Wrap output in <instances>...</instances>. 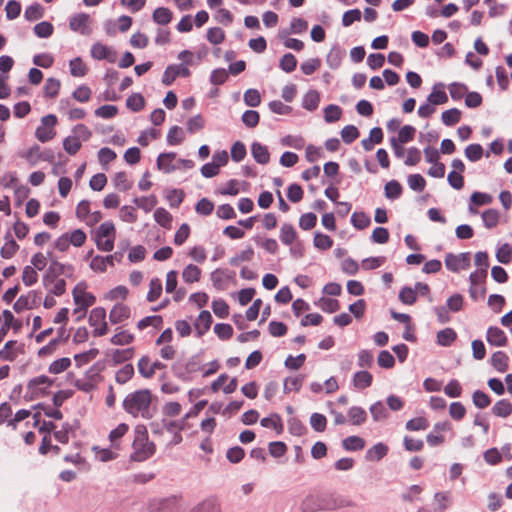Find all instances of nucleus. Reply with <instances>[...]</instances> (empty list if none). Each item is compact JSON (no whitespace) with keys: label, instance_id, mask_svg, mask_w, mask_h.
Instances as JSON below:
<instances>
[{"label":"nucleus","instance_id":"f257e3e1","mask_svg":"<svg viewBox=\"0 0 512 512\" xmlns=\"http://www.w3.org/2000/svg\"><path fill=\"white\" fill-rule=\"evenodd\" d=\"M152 400L153 394L151 390L147 388L139 389L128 393L123 400L122 406L124 411L134 418L150 419L152 417L150 412Z\"/></svg>","mask_w":512,"mask_h":512},{"label":"nucleus","instance_id":"f03ea898","mask_svg":"<svg viewBox=\"0 0 512 512\" xmlns=\"http://www.w3.org/2000/svg\"><path fill=\"white\" fill-rule=\"evenodd\" d=\"M133 453L131 458L134 461H145L156 451V446L149 441L148 432L144 425H137L134 430Z\"/></svg>","mask_w":512,"mask_h":512},{"label":"nucleus","instance_id":"7ed1b4c3","mask_svg":"<svg viewBox=\"0 0 512 512\" xmlns=\"http://www.w3.org/2000/svg\"><path fill=\"white\" fill-rule=\"evenodd\" d=\"M116 238V228L113 222L106 221L102 223L94 234L96 247L104 252H110L114 248Z\"/></svg>","mask_w":512,"mask_h":512},{"label":"nucleus","instance_id":"20e7f679","mask_svg":"<svg viewBox=\"0 0 512 512\" xmlns=\"http://www.w3.org/2000/svg\"><path fill=\"white\" fill-rule=\"evenodd\" d=\"M86 288V284L81 282L78 283L72 291L73 300L77 306L74 309V313L80 314L78 319L83 317L86 314L87 309L91 307L96 301L95 296L92 293L87 292Z\"/></svg>","mask_w":512,"mask_h":512},{"label":"nucleus","instance_id":"39448f33","mask_svg":"<svg viewBox=\"0 0 512 512\" xmlns=\"http://www.w3.org/2000/svg\"><path fill=\"white\" fill-rule=\"evenodd\" d=\"M279 238L282 244L291 246V254L295 255L297 252L298 256H302V243L298 240V233L292 224H282L280 227Z\"/></svg>","mask_w":512,"mask_h":512},{"label":"nucleus","instance_id":"423d86ee","mask_svg":"<svg viewBox=\"0 0 512 512\" xmlns=\"http://www.w3.org/2000/svg\"><path fill=\"white\" fill-rule=\"evenodd\" d=\"M88 322L93 327V336L101 337L108 333V324L106 322V310L103 307H96L91 310Z\"/></svg>","mask_w":512,"mask_h":512},{"label":"nucleus","instance_id":"0eeeda50","mask_svg":"<svg viewBox=\"0 0 512 512\" xmlns=\"http://www.w3.org/2000/svg\"><path fill=\"white\" fill-rule=\"evenodd\" d=\"M56 124L57 117L55 115L49 114L44 116L41 119V125L35 131L36 138L42 143L52 140L56 135Z\"/></svg>","mask_w":512,"mask_h":512},{"label":"nucleus","instance_id":"6e6552de","mask_svg":"<svg viewBox=\"0 0 512 512\" xmlns=\"http://www.w3.org/2000/svg\"><path fill=\"white\" fill-rule=\"evenodd\" d=\"M471 253L464 252L460 254L448 253L445 256V266L452 272H459L460 270H466L470 267Z\"/></svg>","mask_w":512,"mask_h":512},{"label":"nucleus","instance_id":"1a4fd4ad","mask_svg":"<svg viewBox=\"0 0 512 512\" xmlns=\"http://www.w3.org/2000/svg\"><path fill=\"white\" fill-rule=\"evenodd\" d=\"M191 74L189 68L184 64L179 65H169L166 67L163 77H162V83L165 86H170L177 77H189Z\"/></svg>","mask_w":512,"mask_h":512},{"label":"nucleus","instance_id":"9d476101","mask_svg":"<svg viewBox=\"0 0 512 512\" xmlns=\"http://www.w3.org/2000/svg\"><path fill=\"white\" fill-rule=\"evenodd\" d=\"M322 504L324 510H335L339 508L351 507L354 503L344 495L340 494H324Z\"/></svg>","mask_w":512,"mask_h":512},{"label":"nucleus","instance_id":"9b49d317","mask_svg":"<svg viewBox=\"0 0 512 512\" xmlns=\"http://www.w3.org/2000/svg\"><path fill=\"white\" fill-rule=\"evenodd\" d=\"M53 384V380L46 375H40L29 380L27 388L34 396H43L48 394V389Z\"/></svg>","mask_w":512,"mask_h":512},{"label":"nucleus","instance_id":"f8f14e48","mask_svg":"<svg viewBox=\"0 0 512 512\" xmlns=\"http://www.w3.org/2000/svg\"><path fill=\"white\" fill-rule=\"evenodd\" d=\"M131 316V309L124 303L115 304L109 312V321L112 324H120L129 319Z\"/></svg>","mask_w":512,"mask_h":512},{"label":"nucleus","instance_id":"ddd939ff","mask_svg":"<svg viewBox=\"0 0 512 512\" xmlns=\"http://www.w3.org/2000/svg\"><path fill=\"white\" fill-rule=\"evenodd\" d=\"M90 16L86 13H79L74 15L69 22V27L75 32L81 34H89Z\"/></svg>","mask_w":512,"mask_h":512},{"label":"nucleus","instance_id":"4468645a","mask_svg":"<svg viewBox=\"0 0 512 512\" xmlns=\"http://www.w3.org/2000/svg\"><path fill=\"white\" fill-rule=\"evenodd\" d=\"M22 352V345L18 344L15 340H10L6 342L4 347L0 350V360L14 361Z\"/></svg>","mask_w":512,"mask_h":512},{"label":"nucleus","instance_id":"2eb2a0df","mask_svg":"<svg viewBox=\"0 0 512 512\" xmlns=\"http://www.w3.org/2000/svg\"><path fill=\"white\" fill-rule=\"evenodd\" d=\"M486 339L490 345L496 347L506 346L508 342L505 332L502 329L494 326L488 328Z\"/></svg>","mask_w":512,"mask_h":512},{"label":"nucleus","instance_id":"dca6fc26","mask_svg":"<svg viewBox=\"0 0 512 512\" xmlns=\"http://www.w3.org/2000/svg\"><path fill=\"white\" fill-rule=\"evenodd\" d=\"M212 315L209 311L203 310L198 315L194 327L198 337H202L205 333H207L212 324Z\"/></svg>","mask_w":512,"mask_h":512},{"label":"nucleus","instance_id":"f3484780","mask_svg":"<svg viewBox=\"0 0 512 512\" xmlns=\"http://www.w3.org/2000/svg\"><path fill=\"white\" fill-rule=\"evenodd\" d=\"M91 56L97 60L115 61V52L102 43H95L91 48Z\"/></svg>","mask_w":512,"mask_h":512},{"label":"nucleus","instance_id":"a211bd4d","mask_svg":"<svg viewBox=\"0 0 512 512\" xmlns=\"http://www.w3.org/2000/svg\"><path fill=\"white\" fill-rule=\"evenodd\" d=\"M175 158L176 153L174 152L161 153L157 158L158 169L165 173H171L175 170H179L180 166H175V164H173Z\"/></svg>","mask_w":512,"mask_h":512},{"label":"nucleus","instance_id":"6ab92c4d","mask_svg":"<svg viewBox=\"0 0 512 512\" xmlns=\"http://www.w3.org/2000/svg\"><path fill=\"white\" fill-rule=\"evenodd\" d=\"M36 298L37 292L30 291L27 295H21L14 303L13 308L16 312L32 309L37 303Z\"/></svg>","mask_w":512,"mask_h":512},{"label":"nucleus","instance_id":"aec40b11","mask_svg":"<svg viewBox=\"0 0 512 512\" xmlns=\"http://www.w3.org/2000/svg\"><path fill=\"white\" fill-rule=\"evenodd\" d=\"M322 500L323 495H309L303 500L301 509L303 512H317L324 510Z\"/></svg>","mask_w":512,"mask_h":512},{"label":"nucleus","instance_id":"412c9836","mask_svg":"<svg viewBox=\"0 0 512 512\" xmlns=\"http://www.w3.org/2000/svg\"><path fill=\"white\" fill-rule=\"evenodd\" d=\"M428 102L432 105H441L448 102V96L443 89V84L438 83L433 86L432 92L427 98Z\"/></svg>","mask_w":512,"mask_h":512},{"label":"nucleus","instance_id":"4be33fe9","mask_svg":"<svg viewBox=\"0 0 512 512\" xmlns=\"http://www.w3.org/2000/svg\"><path fill=\"white\" fill-rule=\"evenodd\" d=\"M251 153L259 164H267L270 160L268 148L261 143L254 142L251 146Z\"/></svg>","mask_w":512,"mask_h":512},{"label":"nucleus","instance_id":"5701e85b","mask_svg":"<svg viewBox=\"0 0 512 512\" xmlns=\"http://www.w3.org/2000/svg\"><path fill=\"white\" fill-rule=\"evenodd\" d=\"M491 411L497 417L507 418L512 414V403L507 399L498 400Z\"/></svg>","mask_w":512,"mask_h":512},{"label":"nucleus","instance_id":"b1692460","mask_svg":"<svg viewBox=\"0 0 512 512\" xmlns=\"http://www.w3.org/2000/svg\"><path fill=\"white\" fill-rule=\"evenodd\" d=\"M129 426L126 423H120L115 429L109 433V441L111 447L115 449L120 448L121 438L128 432Z\"/></svg>","mask_w":512,"mask_h":512},{"label":"nucleus","instance_id":"393cba45","mask_svg":"<svg viewBox=\"0 0 512 512\" xmlns=\"http://www.w3.org/2000/svg\"><path fill=\"white\" fill-rule=\"evenodd\" d=\"M509 357L503 351H497L491 356L492 366L499 372L504 373L508 370Z\"/></svg>","mask_w":512,"mask_h":512},{"label":"nucleus","instance_id":"a878e982","mask_svg":"<svg viewBox=\"0 0 512 512\" xmlns=\"http://www.w3.org/2000/svg\"><path fill=\"white\" fill-rule=\"evenodd\" d=\"M349 422L352 425H362L367 420L366 411L358 406H353L348 410Z\"/></svg>","mask_w":512,"mask_h":512},{"label":"nucleus","instance_id":"bb28decb","mask_svg":"<svg viewBox=\"0 0 512 512\" xmlns=\"http://www.w3.org/2000/svg\"><path fill=\"white\" fill-rule=\"evenodd\" d=\"M163 326V318L160 315L147 316L137 323V328L142 331L148 327L161 329Z\"/></svg>","mask_w":512,"mask_h":512},{"label":"nucleus","instance_id":"cd10ccee","mask_svg":"<svg viewBox=\"0 0 512 512\" xmlns=\"http://www.w3.org/2000/svg\"><path fill=\"white\" fill-rule=\"evenodd\" d=\"M153 21L159 25H167L172 21V11L166 7L156 8L152 15Z\"/></svg>","mask_w":512,"mask_h":512},{"label":"nucleus","instance_id":"c85d7f7f","mask_svg":"<svg viewBox=\"0 0 512 512\" xmlns=\"http://www.w3.org/2000/svg\"><path fill=\"white\" fill-rule=\"evenodd\" d=\"M155 221L163 228L170 229L173 217L165 208L159 207L154 211Z\"/></svg>","mask_w":512,"mask_h":512},{"label":"nucleus","instance_id":"c756f323","mask_svg":"<svg viewBox=\"0 0 512 512\" xmlns=\"http://www.w3.org/2000/svg\"><path fill=\"white\" fill-rule=\"evenodd\" d=\"M162 282L159 278H152L149 283V291L146 299L148 302H155L162 294Z\"/></svg>","mask_w":512,"mask_h":512},{"label":"nucleus","instance_id":"7c9ffc66","mask_svg":"<svg viewBox=\"0 0 512 512\" xmlns=\"http://www.w3.org/2000/svg\"><path fill=\"white\" fill-rule=\"evenodd\" d=\"M457 338V333L452 328H445L437 333V343L441 346H450Z\"/></svg>","mask_w":512,"mask_h":512},{"label":"nucleus","instance_id":"2f4dec72","mask_svg":"<svg viewBox=\"0 0 512 512\" xmlns=\"http://www.w3.org/2000/svg\"><path fill=\"white\" fill-rule=\"evenodd\" d=\"M320 102V94L316 90L308 91L303 98V107L309 111H314L318 108Z\"/></svg>","mask_w":512,"mask_h":512},{"label":"nucleus","instance_id":"473e14b6","mask_svg":"<svg viewBox=\"0 0 512 512\" xmlns=\"http://www.w3.org/2000/svg\"><path fill=\"white\" fill-rule=\"evenodd\" d=\"M201 273V269L198 266L189 264L184 268L182 278L186 283L198 282L200 280Z\"/></svg>","mask_w":512,"mask_h":512},{"label":"nucleus","instance_id":"72a5a7b5","mask_svg":"<svg viewBox=\"0 0 512 512\" xmlns=\"http://www.w3.org/2000/svg\"><path fill=\"white\" fill-rule=\"evenodd\" d=\"M185 139L184 131L181 127L174 125L167 133V143L171 146L179 145Z\"/></svg>","mask_w":512,"mask_h":512},{"label":"nucleus","instance_id":"f704fd0d","mask_svg":"<svg viewBox=\"0 0 512 512\" xmlns=\"http://www.w3.org/2000/svg\"><path fill=\"white\" fill-rule=\"evenodd\" d=\"M61 82L56 78H48L43 87L44 96L47 98H55L60 91Z\"/></svg>","mask_w":512,"mask_h":512},{"label":"nucleus","instance_id":"c9c22d12","mask_svg":"<svg viewBox=\"0 0 512 512\" xmlns=\"http://www.w3.org/2000/svg\"><path fill=\"white\" fill-rule=\"evenodd\" d=\"M372 374L368 371H359L355 373L353 378L354 386L358 389H365L372 384Z\"/></svg>","mask_w":512,"mask_h":512},{"label":"nucleus","instance_id":"e433bc0d","mask_svg":"<svg viewBox=\"0 0 512 512\" xmlns=\"http://www.w3.org/2000/svg\"><path fill=\"white\" fill-rule=\"evenodd\" d=\"M44 285L50 294L55 296H61L66 291V282L64 279H54L51 282H47L44 279Z\"/></svg>","mask_w":512,"mask_h":512},{"label":"nucleus","instance_id":"4c0bfd02","mask_svg":"<svg viewBox=\"0 0 512 512\" xmlns=\"http://www.w3.org/2000/svg\"><path fill=\"white\" fill-rule=\"evenodd\" d=\"M65 234L68 237L70 245L77 248L82 247L87 240V235L82 229H74L70 232H66Z\"/></svg>","mask_w":512,"mask_h":512},{"label":"nucleus","instance_id":"58836bf2","mask_svg":"<svg viewBox=\"0 0 512 512\" xmlns=\"http://www.w3.org/2000/svg\"><path fill=\"white\" fill-rule=\"evenodd\" d=\"M140 375L145 379H151L153 377L152 361L148 356H142L137 364Z\"/></svg>","mask_w":512,"mask_h":512},{"label":"nucleus","instance_id":"ea45409f","mask_svg":"<svg viewBox=\"0 0 512 512\" xmlns=\"http://www.w3.org/2000/svg\"><path fill=\"white\" fill-rule=\"evenodd\" d=\"M351 223L355 228L363 230L371 224V219L365 212H354L351 216Z\"/></svg>","mask_w":512,"mask_h":512},{"label":"nucleus","instance_id":"a19ab883","mask_svg":"<svg viewBox=\"0 0 512 512\" xmlns=\"http://www.w3.org/2000/svg\"><path fill=\"white\" fill-rule=\"evenodd\" d=\"M342 446L348 451L362 450L365 447V441L359 436H349L342 441Z\"/></svg>","mask_w":512,"mask_h":512},{"label":"nucleus","instance_id":"79ce46f5","mask_svg":"<svg viewBox=\"0 0 512 512\" xmlns=\"http://www.w3.org/2000/svg\"><path fill=\"white\" fill-rule=\"evenodd\" d=\"M461 111L457 108H452L442 112L441 119L446 126H453L461 119Z\"/></svg>","mask_w":512,"mask_h":512},{"label":"nucleus","instance_id":"37998d69","mask_svg":"<svg viewBox=\"0 0 512 512\" xmlns=\"http://www.w3.org/2000/svg\"><path fill=\"white\" fill-rule=\"evenodd\" d=\"M113 184L115 188L123 192L130 190L133 185L125 172H117L113 178Z\"/></svg>","mask_w":512,"mask_h":512},{"label":"nucleus","instance_id":"c03bdc74","mask_svg":"<svg viewBox=\"0 0 512 512\" xmlns=\"http://www.w3.org/2000/svg\"><path fill=\"white\" fill-rule=\"evenodd\" d=\"M134 341V335L130 333L128 330H120L116 334H114L110 342L113 345H128Z\"/></svg>","mask_w":512,"mask_h":512},{"label":"nucleus","instance_id":"a18cd8bd","mask_svg":"<svg viewBox=\"0 0 512 512\" xmlns=\"http://www.w3.org/2000/svg\"><path fill=\"white\" fill-rule=\"evenodd\" d=\"M314 246L322 251L329 250L333 246V239L326 234L317 232L313 240Z\"/></svg>","mask_w":512,"mask_h":512},{"label":"nucleus","instance_id":"49530a36","mask_svg":"<svg viewBox=\"0 0 512 512\" xmlns=\"http://www.w3.org/2000/svg\"><path fill=\"white\" fill-rule=\"evenodd\" d=\"M342 109L340 106L330 104L324 108V119L327 123H333L340 120Z\"/></svg>","mask_w":512,"mask_h":512},{"label":"nucleus","instance_id":"de8ad7c7","mask_svg":"<svg viewBox=\"0 0 512 512\" xmlns=\"http://www.w3.org/2000/svg\"><path fill=\"white\" fill-rule=\"evenodd\" d=\"M71 366V359L68 357L59 358L53 361L48 368L51 374H60Z\"/></svg>","mask_w":512,"mask_h":512},{"label":"nucleus","instance_id":"09e8293b","mask_svg":"<svg viewBox=\"0 0 512 512\" xmlns=\"http://www.w3.org/2000/svg\"><path fill=\"white\" fill-rule=\"evenodd\" d=\"M134 375V367L132 364H126L120 368L115 374V380L119 384L127 383Z\"/></svg>","mask_w":512,"mask_h":512},{"label":"nucleus","instance_id":"8fccbe9b","mask_svg":"<svg viewBox=\"0 0 512 512\" xmlns=\"http://www.w3.org/2000/svg\"><path fill=\"white\" fill-rule=\"evenodd\" d=\"M429 427V421L425 417H416L406 422L405 428L408 431H423Z\"/></svg>","mask_w":512,"mask_h":512},{"label":"nucleus","instance_id":"3c124183","mask_svg":"<svg viewBox=\"0 0 512 512\" xmlns=\"http://www.w3.org/2000/svg\"><path fill=\"white\" fill-rule=\"evenodd\" d=\"M69 66L70 73L74 77H83L87 73V66L79 57L72 59Z\"/></svg>","mask_w":512,"mask_h":512},{"label":"nucleus","instance_id":"603ef678","mask_svg":"<svg viewBox=\"0 0 512 512\" xmlns=\"http://www.w3.org/2000/svg\"><path fill=\"white\" fill-rule=\"evenodd\" d=\"M388 453V447L383 443L374 445L367 451V459L369 460H380Z\"/></svg>","mask_w":512,"mask_h":512},{"label":"nucleus","instance_id":"864d4df0","mask_svg":"<svg viewBox=\"0 0 512 512\" xmlns=\"http://www.w3.org/2000/svg\"><path fill=\"white\" fill-rule=\"evenodd\" d=\"M261 426L265 428H272L278 434L282 432L283 425L281 423V418L278 414L271 415L270 417H265L261 420Z\"/></svg>","mask_w":512,"mask_h":512},{"label":"nucleus","instance_id":"5fc2aeb1","mask_svg":"<svg viewBox=\"0 0 512 512\" xmlns=\"http://www.w3.org/2000/svg\"><path fill=\"white\" fill-rule=\"evenodd\" d=\"M126 105L132 111L138 112L144 108L145 99L141 94L134 93L127 98Z\"/></svg>","mask_w":512,"mask_h":512},{"label":"nucleus","instance_id":"6e6d98bb","mask_svg":"<svg viewBox=\"0 0 512 512\" xmlns=\"http://www.w3.org/2000/svg\"><path fill=\"white\" fill-rule=\"evenodd\" d=\"M384 190H385V196L389 199H397L402 194V186L396 180L389 181L385 185Z\"/></svg>","mask_w":512,"mask_h":512},{"label":"nucleus","instance_id":"4d7b16f0","mask_svg":"<svg viewBox=\"0 0 512 512\" xmlns=\"http://www.w3.org/2000/svg\"><path fill=\"white\" fill-rule=\"evenodd\" d=\"M38 277L37 270L34 267L27 265L23 268L22 281L26 286L29 287L37 283Z\"/></svg>","mask_w":512,"mask_h":512},{"label":"nucleus","instance_id":"13d9d810","mask_svg":"<svg viewBox=\"0 0 512 512\" xmlns=\"http://www.w3.org/2000/svg\"><path fill=\"white\" fill-rule=\"evenodd\" d=\"M482 219L486 228H494L499 222V212L495 209H488L482 213Z\"/></svg>","mask_w":512,"mask_h":512},{"label":"nucleus","instance_id":"bf43d9fd","mask_svg":"<svg viewBox=\"0 0 512 512\" xmlns=\"http://www.w3.org/2000/svg\"><path fill=\"white\" fill-rule=\"evenodd\" d=\"M279 66L284 72L290 73L296 69L297 59L293 54L286 53L280 59Z\"/></svg>","mask_w":512,"mask_h":512},{"label":"nucleus","instance_id":"052dcab7","mask_svg":"<svg viewBox=\"0 0 512 512\" xmlns=\"http://www.w3.org/2000/svg\"><path fill=\"white\" fill-rule=\"evenodd\" d=\"M92 91L87 85H80L72 92V97L78 102L86 103L91 99Z\"/></svg>","mask_w":512,"mask_h":512},{"label":"nucleus","instance_id":"680f3d73","mask_svg":"<svg viewBox=\"0 0 512 512\" xmlns=\"http://www.w3.org/2000/svg\"><path fill=\"white\" fill-rule=\"evenodd\" d=\"M63 147L68 154L75 155L81 148V142L76 136H68L63 141Z\"/></svg>","mask_w":512,"mask_h":512},{"label":"nucleus","instance_id":"e2e57ef3","mask_svg":"<svg viewBox=\"0 0 512 512\" xmlns=\"http://www.w3.org/2000/svg\"><path fill=\"white\" fill-rule=\"evenodd\" d=\"M409 187L417 192H422L426 187V180L421 174H411L407 178Z\"/></svg>","mask_w":512,"mask_h":512},{"label":"nucleus","instance_id":"0e129e2a","mask_svg":"<svg viewBox=\"0 0 512 512\" xmlns=\"http://www.w3.org/2000/svg\"><path fill=\"white\" fill-rule=\"evenodd\" d=\"M472 401L477 408L484 409L490 405L491 398L485 392L476 390L472 395Z\"/></svg>","mask_w":512,"mask_h":512},{"label":"nucleus","instance_id":"69168bd1","mask_svg":"<svg viewBox=\"0 0 512 512\" xmlns=\"http://www.w3.org/2000/svg\"><path fill=\"white\" fill-rule=\"evenodd\" d=\"M212 310L219 318H227L229 315V305L223 299L214 300L212 302Z\"/></svg>","mask_w":512,"mask_h":512},{"label":"nucleus","instance_id":"338daca9","mask_svg":"<svg viewBox=\"0 0 512 512\" xmlns=\"http://www.w3.org/2000/svg\"><path fill=\"white\" fill-rule=\"evenodd\" d=\"M496 258L500 263H510L512 260V245L505 243L500 246L497 250Z\"/></svg>","mask_w":512,"mask_h":512},{"label":"nucleus","instance_id":"774afa93","mask_svg":"<svg viewBox=\"0 0 512 512\" xmlns=\"http://www.w3.org/2000/svg\"><path fill=\"white\" fill-rule=\"evenodd\" d=\"M399 300L405 305H413L416 300V290L411 287H403L399 292Z\"/></svg>","mask_w":512,"mask_h":512}]
</instances>
